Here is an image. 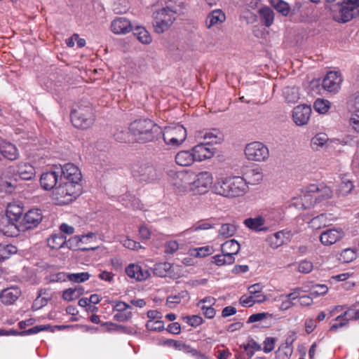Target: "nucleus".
Returning a JSON list of instances; mask_svg holds the SVG:
<instances>
[{"mask_svg":"<svg viewBox=\"0 0 359 359\" xmlns=\"http://www.w3.org/2000/svg\"><path fill=\"white\" fill-rule=\"evenodd\" d=\"M343 79L340 74L337 72H330L325 76L323 81V88L330 93H336L341 88Z\"/></svg>","mask_w":359,"mask_h":359,"instance_id":"18","label":"nucleus"},{"mask_svg":"<svg viewBox=\"0 0 359 359\" xmlns=\"http://www.w3.org/2000/svg\"><path fill=\"white\" fill-rule=\"evenodd\" d=\"M344 236L341 228H332L323 231L320 236V241L325 246L332 245L341 241Z\"/></svg>","mask_w":359,"mask_h":359,"instance_id":"19","label":"nucleus"},{"mask_svg":"<svg viewBox=\"0 0 359 359\" xmlns=\"http://www.w3.org/2000/svg\"><path fill=\"white\" fill-rule=\"evenodd\" d=\"M313 269V263L308 260H302L299 262L298 271L302 273H309Z\"/></svg>","mask_w":359,"mask_h":359,"instance_id":"58","label":"nucleus"},{"mask_svg":"<svg viewBox=\"0 0 359 359\" xmlns=\"http://www.w3.org/2000/svg\"><path fill=\"white\" fill-rule=\"evenodd\" d=\"M127 276L137 281H144L150 276V273L147 269H142L136 264H130L125 269Z\"/></svg>","mask_w":359,"mask_h":359,"instance_id":"22","label":"nucleus"},{"mask_svg":"<svg viewBox=\"0 0 359 359\" xmlns=\"http://www.w3.org/2000/svg\"><path fill=\"white\" fill-rule=\"evenodd\" d=\"M133 34L137 40L143 44H150L152 41L151 34L144 27H136L133 30Z\"/></svg>","mask_w":359,"mask_h":359,"instance_id":"34","label":"nucleus"},{"mask_svg":"<svg viewBox=\"0 0 359 359\" xmlns=\"http://www.w3.org/2000/svg\"><path fill=\"white\" fill-rule=\"evenodd\" d=\"M179 249V244L176 241H169L165 245V252L173 254Z\"/></svg>","mask_w":359,"mask_h":359,"instance_id":"60","label":"nucleus"},{"mask_svg":"<svg viewBox=\"0 0 359 359\" xmlns=\"http://www.w3.org/2000/svg\"><path fill=\"white\" fill-rule=\"evenodd\" d=\"M195 138L198 142H202L208 146L213 144H219L224 139L222 133L216 128L197 131L195 134Z\"/></svg>","mask_w":359,"mask_h":359,"instance_id":"14","label":"nucleus"},{"mask_svg":"<svg viewBox=\"0 0 359 359\" xmlns=\"http://www.w3.org/2000/svg\"><path fill=\"white\" fill-rule=\"evenodd\" d=\"M249 187L246 180L241 176H226L217 180L212 186V192L229 198L243 196Z\"/></svg>","mask_w":359,"mask_h":359,"instance_id":"1","label":"nucleus"},{"mask_svg":"<svg viewBox=\"0 0 359 359\" xmlns=\"http://www.w3.org/2000/svg\"><path fill=\"white\" fill-rule=\"evenodd\" d=\"M43 218L40 209H31L27 211L18 224H11L1 229L2 233L7 236H16L20 231H25L36 227Z\"/></svg>","mask_w":359,"mask_h":359,"instance_id":"4","label":"nucleus"},{"mask_svg":"<svg viewBox=\"0 0 359 359\" xmlns=\"http://www.w3.org/2000/svg\"><path fill=\"white\" fill-rule=\"evenodd\" d=\"M55 187L52 193L53 199L58 205H65L71 203L81 194V186L73 185L65 181Z\"/></svg>","mask_w":359,"mask_h":359,"instance_id":"6","label":"nucleus"},{"mask_svg":"<svg viewBox=\"0 0 359 359\" xmlns=\"http://www.w3.org/2000/svg\"><path fill=\"white\" fill-rule=\"evenodd\" d=\"M243 224L249 229L256 232L267 231L269 230V227L265 225L264 218L261 215L247 218L243 221Z\"/></svg>","mask_w":359,"mask_h":359,"instance_id":"26","label":"nucleus"},{"mask_svg":"<svg viewBox=\"0 0 359 359\" xmlns=\"http://www.w3.org/2000/svg\"><path fill=\"white\" fill-rule=\"evenodd\" d=\"M213 175L209 171H202L196 175L193 173L194 194H205L213 186Z\"/></svg>","mask_w":359,"mask_h":359,"instance_id":"12","label":"nucleus"},{"mask_svg":"<svg viewBox=\"0 0 359 359\" xmlns=\"http://www.w3.org/2000/svg\"><path fill=\"white\" fill-rule=\"evenodd\" d=\"M328 140V137L325 133H319L315 135L311 140V147L315 150H319Z\"/></svg>","mask_w":359,"mask_h":359,"instance_id":"44","label":"nucleus"},{"mask_svg":"<svg viewBox=\"0 0 359 359\" xmlns=\"http://www.w3.org/2000/svg\"><path fill=\"white\" fill-rule=\"evenodd\" d=\"M147 329L149 331H163L164 330V323L161 320H149L146 324Z\"/></svg>","mask_w":359,"mask_h":359,"instance_id":"54","label":"nucleus"},{"mask_svg":"<svg viewBox=\"0 0 359 359\" xmlns=\"http://www.w3.org/2000/svg\"><path fill=\"white\" fill-rule=\"evenodd\" d=\"M18 172L20 177L24 180H30L35 176V169L29 163H22L19 165Z\"/></svg>","mask_w":359,"mask_h":359,"instance_id":"33","label":"nucleus"},{"mask_svg":"<svg viewBox=\"0 0 359 359\" xmlns=\"http://www.w3.org/2000/svg\"><path fill=\"white\" fill-rule=\"evenodd\" d=\"M311 108L306 104H299L295 107L292 113L294 123L298 126H304L308 124L311 115Z\"/></svg>","mask_w":359,"mask_h":359,"instance_id":"16","label":"nucleus"},{"mask_svg":"<svg viewBox=\"0 0 359 359\" xmlns=\"http://www.w3.org/2000/svg\"><path fill=\"white\" fill-rule=\"evenodd\" d=\"M84 292L83 287L77 285L74 287H70L65 290L62 294V298L67 302H71L78 299Z\"/></svg>","mask_w":359,"mask_h":359,"instance_id":"35","label":"nucleus"},{"mask_svg":"<svg viewBox=\"0 0 359 359\" xmlns=\"http://www.w3.org/2000/svg\"><path fill=\"white\" fill-rule=\"evenodd\" d=\"M59 173L55 171L43 172L40 178L41 187L45 190L55 189L58 181Z\"/></svg>","mask_w":359,"mask_h":359,"instance_id":"27","label":"nucleus"},{"mask_svg":"<svg viewBox=\"0 0 359 359\" xmlns=\"http://www.w3.org/2000/svg\"><path fill=\"white\" fill-rule=\"evenodd\" d=\"M239 302H240V304L243 306H248V307L252 306L255 304L254 296L243 295L240 298Z\"/></svg>","mask_w":359,"mask_h":359,"instance_id":"63","label":"nucleus"},{"mask_svg":"<svg viewBox=\"0 0 359 359\" xmlns=\"http://www.w3.org/2000/svg\"><path fill=\"white\" fill-rule=\"evenodd\" d=\"M114 304V310L118 312H124L126 311V310L131 309V306L124 302L116 301Z\"/></svg>","mask_w":359,"mask_h":359,"instance_id":"62","label":"nucleus"},{"mask_svg":"<svg viewBox=\"0 0 359 359\" xmlns=\"http://www.w3.org/2000/svg\"><path fill=\"white\" fill-rule=\"evenodd\" d=\"M196 161L192 150H184L179 151L175 156V162L183 167L189 166Z\"/></svg>","mask_w":359,"mask_h":359,"instance_id":"30","label":"nucleus"},{"mask_svg":"<svg viewBox=\"0 0 359 359\" xmlns=\"http://www.w3.org/2000/svg\"><path fill=\"white\" fill-rule=\"evenodd\" d=\"M262 179V172L257 169H254L246 173V178L245 180H246L247 185L248 187L249 184L255 185L259 184Z\"/></svg>","mask_w":359,"mask_h":359,"instance_id":"38","label":"nucleus"},{"mask_svg":"<svg viewBox=\"0 0 359 359\" xmlns=\"http://www.w3.org/2000/svg\"><path fill=\"white\" fill-rule=\"evenodd\" d=\"M211 228H212V225L210 224L204 222V223H201V224H198L192 226L191 228L185 230L184 231L182 232V233L187 234L189 232H195V231H198L200 230H208Z\"/></svg>","mask_w":359,"mask_h":359,"instance_id":"59","label":"nucleus"},{"mask_svg":"<svg viewBox=\"0 0 359 359\" xmlns=\"http://www.w3.org/2000/svg\"><path fill=\"white\" fill-rule=\"evenodd\" d=\"M177 11L170 6L163 7L153 13V26L155 32L162 34L167 31L176 19Z\"/></svg>","mask_w":359,"mask_h":359,"instance_id":"7","label":"nucleus"},{"mask_svg":"<svg viewBox=\"0 0 359 359\" xmlns=\"http://www.w3.org/2000/svg\"><path fill=\"white\" fill-rule=\"evenodd\" d=\"M189 294L187 291L182 290L177 294H172L167 298V304L173 308L176 304L182 302V300H188Z\"/></svg>","mask_w":359,"mask_h":359,"instance_id":"39","label":"nucleus"},{"mask_svg":"<svg viewBox=\"0 0 359 359\" xmlns=\"http://www.w3.org/2000/svg\"><path fill=\"white\" fill-rule=\"evenodd\" d=\"M283 95L287 102L294 104L299 99V89L296 87H286L283 90Z\"/></svg>","mask_w":359,"mask_h":359,"instance_id":"37","label":"nucleus"},{"mask_svg":"<svg viewBox=\"0 0 359 359\" xmlns=\"http://www.w3.org/2000/svg\"><path fill=\"white\" fill-rule=\"evenodd\" d=\"M212 262L214 264L217 266H221L233 264L235 262V257L222 253V255H217L212 257Z\"/></svg>","mask_w":359,"mask_h":359,"instance_id":"42","label":"nucleus"},{"mask_svg":"<svg viewBox=\"0 0 359 359\" xmlns=\"http://www.w3.org/2000/svg\"><path fill=\"white\" fill-rule=\"evenodd\" d=\"M237 231V226L233 224H224L219 229V236L227 238L233 236Z\"/></svg>","mask_w":359,"mask_h":359,"instance_id":"41","label":"nucleus"},{"mask_svg":"<svg viewBox=\"0 0 359 359\" xmlns=\"http://www.w3.org/2000/svg\"><path fill=\"white\" fill-rule=\"evenodd\" d=\"M71 120L76 128L81 129L89 128L94 121L92 107L88 103L76 105L72 111Z\"/></svg>","mask_w":359,"mask_h":359,"instance_id":"9","label":"nucleus"},{"mask_svg":"<svg viewBox=\"0 0 359 359\" xmlns=\"http://www.w3.org/2000/svg\"><path fill=\"white\" fill-rule=\"evenodd\" d=\"M81 241L80 236H75L69 238L68 241L66 240V245L70 249L79 248L82 250H94L98 248V246H90L89 248H82Z\"/></svg>","mask_w":359,"mask_h":359,"instance_id":"40","label":"nucleus"},{"mask_svg":"<svg viewBox=\"0 0 359 359\" xmlns=\"http://www.w3.org/2000/svg\"><path fill=\"white\" fill-rule=\"evenodd\" d=\"M119 241L122 243V245L125 248H128L132 250H137L142 248V245L139 243H137L128 237L125 238L124 239H120Z\"/></svg>","mask_w":359,"mask_h":359,"instance_id":"55","label":"nucleus"},{"mask_svg":"<svg viewBox=\"0 0 359 359\" xmlns=\"http://www.w3.org/2000/svg\"><path fill=\"white\" fill-rule=\"evenodd\" d=\"M196 161H203L211 158L215 152V149L207 144L200 143L191 149Z\"/></svg>","mask_w":359,"mask_h":359,"instance_id":"21","label":"nucleus"},{"mask_svg":"<svg viewBox=\"0 0 359 359\" xmlns=\"http://www.w3.org/2000/svg\"><path fill=\"white\" fill-rule=\"evenodd\" d=\"M273 7L284 16H287L290 13L289 5L282 0H271Z\"/></svg>","mask_w":359,"mask_h":359,"instance_id":"48","label":"nucleus"},{"mask_svg":"<svg viewBox=\"0 0 359 359\" xmlns=\"http://www.w3.org/2000/svg\"><path fill=\"white\" fill-rule=\"evenodd\" d=\"M332 196V191L327 187L320 189L316 184H311L300 193L292 198V205L297 209H308L311 208L316 203L323 199L328 198Z\"/></svg>","mask_w":359,"mask_h":359,"instance_id":"2","label":"nucleus"},{"mask_svg":"<svg viewBox=\"0 0 359 359\" xmlns=\"http://www.w3.org/2000/svg\"><path fill=\"white\" fill-rule=\"evenodd\" d=\"M240 248V244L235 239L226 241L221 246L222 253L233 257L238 253Z\"/></svg>","mask_w":359,"mask_h":359,"instance_id":"32","label":"nucleus"},{"mask_svg":"<svg viewBox=\"0 0 359 359\" xmlns=\"http://www.w3.org/2000/svg\"><path fill=\"white\" fill-rule=\"evenodd\" d=\"M17 252V248L13 245L0 244V261L9 258Z\"/></svg>","mask_w":359,"mask_h":359,"instance_id":"46","label":"nucleus"},{"mask_svg":"<svg viewBox=\"0 0 359 359\" xmlns=\"http://www.w3.org/2000/svg\"><path fill=\"white\" fill-rule=\"evenodd\" d=\"M331 107L330 101L325 99L318 98L313 104L314 109L319 114H326Z\"/></svg>","mask_w":359,"mask_h":359,"instance_id":"43","label":"nucleus"},{"mask_svg":"<svg viewBox=\"0 0 359 359\" xmlns=\"http://www.w3.org/2000/svg\"><path fill=\"white\" fill-rule=\"evenodd\" d=\"M47 242L50 248L60 249L66 245V237L61 233L53 234Z\"/></svg>","mask_w":359,"mask_h":359,"instance_id":"36","label":"nucleus"},{"mask_svg":"<svg viewBox=\"0 0 359 359\" xmlns=\"http://www.w3.org/2000/svg\"><path fill=\"white\" fill-rule=\"evenodd\" d=\"M171 269V264L168 262H161L154 265V273L159 277H165Z\"/></svg>","mask_w":359,"mask_h":359,"instance_id":"47","label":"nucleus"},{"mask_svg":"<svg viewBox=\"0 0 359 359\" xmlns=\"http://www.w3.org/2000/svg\"><path fill=\"white\" fill-rule=\"evenodd\" d=\"M128 129L133 140L142 144L153 141L162 133L161 127L148 118L135 120Z\"/></svg>","mask_w":359,"mask_h":359,"instance_id":"3","label":"nucleus"},{"mask_svg":"<svg viewBox=\"0 0 359 359\" xmlns=\"http://www.w3.org/2000/svg\"><path fill=\"white\" fill-rule=\"evenodd\" d=\"M60 180L71 183L73 185H81L82 179L81 172L73 163H66L61 168Z\"/></svg>","mask_w":359,"mask_h":359,"instance_id":"13","label":"nucleus"},{"mask_svg":"<svg viewBox=\"0 0 359 359\" xmlns=\"http://www.w3.org/2000/svg\"><path fill=\"white\" fill-rule=\"evenodd\" d=\"M131 311L118 312L114 316V320L120 322H126L132 318Z\"/></svg>","mask_w":359,"mask_h":359,"instance_id":"61","label":"nucleus"},{"mask_svg":"<svg viewBox=\"0 0 359 359\" xmlns=\"http://www.w3.org/2000/svg\"><path fill=\"white\" fill-rule=\"evenodd\" d=\"M246 158L250 161H264L269 156L266 146L260 142H253L246 145L245 149Z\"/></svg>","mask_w":359,"mask_h":359,"instance_id":"11","label":"nucleus"},{"mask_svg":"<svg viewBox=\"0 0 359 359\" xmlns=\"http://www.w3.org/2000/svg\"><path fill=\"white\" fill-rule=\"evenodd\" d=\"M329 8L335 21L345 23L350 21L355 14L359 15V0L332 2Z\"/></svg>","mask_w":359,"mask_h":359,"instance_id":"5","label":"nucleus"},{"mask_svg":"<svg viewBox=\"0 0 359 359\" xmlns=\"http://www.w3.org/2000/svg\"><path fill=\"white\" fill-rule=\"evenodd\" d=\"M21 294V290L17 286L5 288L0 292V302L5 306L13 305Z\"/></svg>","mask_w":359,"mask_h":359,"instance_id":"20","label":"nucleus"},{"mask_svg":"<svg viewBox=\"0 0 359 359\" xmlns=\"http://www.w3.org/2000/svg\"><path fill=\"white\" fill-rule=\"evenodd\" d=\"M356 258V252L353 249L347 248L340 254V259L344 262H351Z\"/></svg>","mask_w":359,"mask_h":359,"instance_id":"51","label":"nucleus"},{"mask_svg":"<svg viewBox=\"0 0 359 359\" xmlns=\"http://www.w3.org/2000/svg\"><path fill=\"white\" fill-rule=\"evenodd\" d=\"M331 219L328 218L327 214H320L311 219L309 226L313 230H318L330 224Z\"/></svg>","mask_w":359,"mask_h":359,"instance_id":"31","label":"nucleus"},{"mask_svg":"<svg viewBox=\"0 0 359 359\" xmlns=\"http://www.w3.org/2000/svg\"><path fill=\"white\" fill-rule=\"evenodd\" d=\"M69 280L81 283L87 281L90 278V275L88 272L73 273L67 274Z\"/></svg>","mask_w":359,"mask_h":359,"instance_id":"49","label":"nucleus"},{"mask_svg":"<svg viewBox=\"0 0 359 359\" xmlns=\"http://www.w3.org/2000/svg\"><path fill=\"white\" fill-rule=\"evenodd\" d=\"M259 15L266 27L271 25L274 19V14L270 8H262L259 10Z\"/></svg>","mask_w":359,"mask_h":359,"instance_id":"45","label":"nucleus"},{"mask_svg":"<svg viewBox=\"0 0 359 359\" xmlns=\"http://www.w3.org/2000/svg\"><path fill=\"white\" fill-rule=\"evenodd\" d=\"M164 142L169 146L179 147L187 138V130L179 124L167 126L162 131Z\"/></svg>","mask_w":359,"mask_h":359,"instance_id":"10","label":"nucleus"},{"mask_svg":"<svg viewBox=\"0 0 359 359\" xmlns=\"http://www.w3.org/2000/svg\"><path fill=\"white\" fill-rule=\"evenodd\" d=\"M328 292V287L325 285H314L310 289L312 296L318 297L325 294Z\"/></svg>","mask_w":359,"mask_h":359,"instance_id":"52","label":"nucleus"},{"mask_svg":"<svg viewBox=\"0 0 359 359\" xmlns=\"http://www.w3.org/2000/svg\"><path fill=\"white\" fill-rule=\"evenodd\" d=\"M348 107L351 113L350 126L359 133V92L354 93L349 97Z\"/></svg>","mask_w":359,"mask_h":359,"instance_id":"15","label":"nucleus"},{"mask_svg":"<svg viewBox=\"0 0 359 359\" xmlns=\"http://www.w3.org/2000/svg\"><path fill=\"white\" fill-rule=\"evenodd\" d=\"M201 310L203 311V315L207 318H213L215 316V310L212 306H204L203 305L201 306H199Z\"/></svg>","mask_w":359,"mask_h":359,"instance_id":"64","label":"nucleus"},{"mask_svg":"<svg viewBox=\"0 0 359 359\" xmlns=\"http://www.w3.org/2000/svg\"><path fill=\"white\" fill-rule=\"evenodd\" d=\"M22 208L18 205L10 204L6 209V216L2 218L1 224H0V230L6 227L8 224H18L20 222L21 215L22 214Z\"/></svg>","mask_w":359,"mask_h":359,"instance_id":"17","label":"nucleus"},{"mask_svg":"<svg viewBox=\"0 0 359 359\" xmlns=\"http://www.w3.org/2000/svg\"><path fill=\"white\" fill-rule=\"evenodd\" d=\"M353 187L354 185L350 180L344 179L339 185V192L341 195L346 196L352 191Z\"/></svg>","mask_w":359,"mask_h":359,"instance_id":"50","label":"nucleus"},{"mask_svg":"<svg viewBox=\"0 0 359 359\" xmlns=\"http://www.w3.org/2000/svg\"><path fill=\"white\" fill-rule=\"evenodd\" d=\"M193 252H195L196 254L191 253V255H194L196 257H205L212 254L213 249L212 247L207 245L195 248L193 250Z\"/></svg>","mask_w":359,"mask_h":359,"instance_id":"53","label":"nucleus"},{"mask_svg":"<svg viewBox=\"0 0 359 359\" xmlns=\"http://www.w3.org/2000/svg\"><path fill=\"white\" fill-rule=\"evenodd\" d=\"M111 30L115 34H126L132 30V25L127 18L118 17L111 22Z\"/></svg>","mask_w":359,"mask_h":359,"instance_id":"23","label":"nucleus"},{"mask_svg":"<svg viewBox=\"0 0 359 359\" xmlns=\"http://www.w3.org/2000/svg\"><path fill=\"white\" fill-rule=\"evenodd\" d=\"M226 20L224 13L220 9L211 11L206 17L205 26L208 29L223 23Z\"/></svg>","mask_w":359,"mask_h":359,"instance_id":"28","label":"nucleus"},{"mask_svg":"<svg viewBox=\"0 0 359 359\" xmlns=\"http://www.w3.org/2000/svg\"><path fill=\"white\" fill-rule=\"evenodd\" d=\"M168 176L171 184L177 193L181 194L192 193L194 194L193 172L170 170L168 172Z\"/></svg>","mask_w":359,"mask_h":359,"instance_id":"8","label":"nucleus"},{"mask_svg":"<svg viewBox=\"0 0 359 359\" xmlns=\"http://www.w3.org/2000/svg\"><path fill=\"white\" fill-rule=\"evenodd\" d=\"M184 322L191 326L196 327L202 324L203 318L199 316H187L183 318Z\"/></svg>","mask_w":359,"mask_h":359,"instance_id":"57","label":"nucleus"},{"mask_svg":"<svg viewBox=\"0 0 359 359\" xmlns=\"http://www.w3.org/2000/svg\"><path fill=\"white\" fill-rule=\"evenodd\" d=\"M276 341L277 339L275 337H266L263 343V351L266 353L271 352L275 348Z\"/></svg>","mask_w":359,"mask_h":359,"instance_id":"56","label":"nucleus"},{"mask_svg":"<svg viewBox=\"0 0 359 359\" xmlns=\"http://www.w3.org/2000/svg\"><path fill=\"white\" fill-rule=\"evenodd\" d=\"M133 172L134 177L142 182H150L156 178V170L151 165H141Z\"/></svg>","mask_w":359,"mask_h":359,"instance_id":"24","label":"nucleus"},{"mask_svg":"<svg viewBox=\"0 0 359 359\" xmlns=\"http://www.w3.org/2000/svg\"><path fill=\"white\" fill-rule=\"evenodd\" d=\"M290 236L289 231H280L273 234L269 235L266 241L271 248L276 249L286 243Z\"/></svg>","mask_w":359,"mask_h":359,"instance_id":"25","label":"nucleus"},{"mask_svg":"<svg viewBox=\"0 0 359 359\" xmlns=\"http://www.w3.org/2000/svg\"><path fill=\"white\" fill-rule=\"evenodd\" d=\"M0 155L6 159L14 161L19 157V152L15 145L10 142H4L0 144Z\"/></svg>","mask_w":359,"mask_h":359,"instance_id":"29","label":"nucleus"}]
</instances>
